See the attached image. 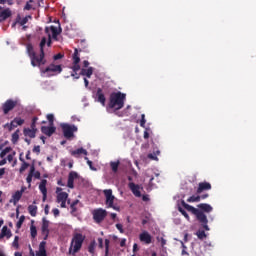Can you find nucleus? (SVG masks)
<instances>
[{"mask_svg": "<svg viewBox=\"0 0 256 256\" xmlns=\"http://www.w3.org/2000/svg\"><path fill=\"white\" fill-rule=\"evenodd\" d=\"M97 99H98L99 103H101L103 106H105V95H103L101 90H98V92H97Z\"/></svg>", "mask_w": 256, "mask_h": 256, "instance_id": "c85d7f7f", "label": "nucleus"}, {"mask_svg": "<svg viewBox=\"0 0 256 256\" xmlns=\"http://www.w3.org/2000/svg\"><path fill=\"white\" fill-rule=\"evenodd\" d=\"M211 189V184L209 182H201L199 183L197 193H203V191H209Z\"/></svg>", "mask_w": 256, "mask_h": 256, "instance_id": "412c9836", "label": "nucleus"}, {"mask_svg": "<svg viewBox=\"0 0 256 256\" xmlns=\"http://www.w3.org/2000/svg\"><path fill=\"white\" fill-rule=\"evenodd\" d=\"M106 215H107V212L103 209L94 210V212H93L94 220L97 223H101V221H103V219H105Z\"/></svg>", "mask_w": 256, "mask_h": 256, "instance_id": "9d476101", "label": "nucleus"}, {"mask_svg": "<svg viewBox=\"0 0 256 256\" xmlns=\"http://www.w3.org/2000/svg\"><path fill=\"white\" fill-rule=\"evenodd\" d=\"M77 177H79V174H77V172H70L69 176H68V184L67 187H69V189H73L74 187V181L75 179H77Z\"/></svg>", "mask_w": 256, "mask_h": 256, "instance_id": "f3484780", "label": "nucleus"}, {"mask_svg": "<svg viewBox=\"0 0 256 256\" xmlns=\"http://www.w3.org/2000/svg\"><path fill=\"white\" fill-rule=\"evenodd\" d=\"M5 175V168L0 169V179Z\"/></svg>", "mask_w": 256, "mask_h": 256, "instance_id": "680f3d73", "label": "nucleus"}, {"mask_svg": "<svg viewBox=\"0 0 256 256\" xmlns=\"http://www.w3.org/2000/svg\"><path fill=\"white\" fill-rule=\"evenodd\" d=\"M13 247H15L17 249V247H19V236H16L14 238V241L12 243Z\"/></svg>", "mask_w": 256, "mask_h": 256, "instance_id": "79ce46f5", "label": "nucleus"}, {"mask_svg": "<svg viewBox=\"0 0 256 256\" xmlns=\"http://www.w3.org/2000/svg\"><path fill=\"white\" fill-rule=\"evenodd\" d=\"M8 153H11V148L10 147H6L4 150H2V152L0 153L1 159H4V157L6 155H8Z\"/></svg>", "mask_w": 256, "mask_h": 256, "instance_id": "f704fd0d", "label": "nucleus"}, {"mask_svg": "<svg viewBox=\"0 0 256 256\" xmlns=\"http://www.w3.org/2000/svg\"><path fill=\"white\" fill-rule=\"evenodd\" d=\"M13 157H15V152L8 154L7 160L9 161V163H11V161H13Z\"/></svg>", "mask_w": 256, "mask_h": 256, "instance_id": "49530a36", "label": "nucleus"}, {"mask_svg": "<svg viewBox=\"0 0 256 256\" xmlns=\"http://www.w3.org/2000/svg\"><path fill=\"white\" fill-rule=\"evenodd\" d=\"M158 241L160 242L161 247H165L167 245V240L164 238H158Z\"/></svg>", "mask_w": 256, "mask_h": 256, "instance_id": "c03bdc74", "label": "nucleus"}, {"mask_svg": "<svg viewBox=\"0 0 256 256\" xmlns=\"http://www.w3.org/2000/svg\"><path fill=\"white\" fill-rule=\"evenodd\" d=\"M88 251H89L90 253H95V243H92V244L89 246Z\"/></svg>", "mask_w": 256, "mask_h": 256, "instance_id": "de8ad7c7", "label": "nucleus"}, {"mask_svg": "<svg viewBox=\"0 0 256 256\" xmlns=\"http://www.w3.org/2000/svg\"><path fill=\"white\" fill-rule=\"evenodd\" d=\"M15 105H17V102H15L13 100H7L2 106L4 114L7 115V113H9V111H11L15 108Z\"/></svg>", "mask_w": 256, "mask_h": 256, "instance_id": "f8f14e48", "label": "nucleus"}, {"mask_svg": "<svg viewBox=\"0 0 256 256\" xmlns=\"http://www.w3.org/2000/svg\"><path fill=\"white\" fill-rule=\"evenodd\" d=\"M47 119H48L50 125H53V120L55 119V116H53V114H48Z\"/></svg>", "mask_w": 256, "mask_h": 256, "instance_id": "37998d69", "label": "nucleus"}, {"mask_svg": "<svg viewBox=\"0 0 256 256\" xmlns=\"http://www.w3.org/2000/svg\"><path fill=\"white\" fill-rule=\"evenodd\" d=\"M147 121L145 120V114H142V120H141V122H140V125H141V127H145V123H146Z\"/></svg>", "mask_w": 256, "mask_h": 256, "instance_id": "603ef678", "label": "nucleus"}, {"mask_svg": "<svg viewBox=\"0 0 256 256\" xmlns=\"http://www.w3.org/2000/svg\"><path fill=\"white\" fill-rule=\"evenodd\" d=\"M81 75H84L88 77V79H91V75H93V67H89L87 69L83 68L81 70Z\"/></svg>", "mask_w": 256, "mask_h": 256, "instance_id": "a878e982", "label": "nucleus"}, {"mask_svg": "<svg viewBox=\"0 0 256 256\" xmlns=\"http://www.w3.org/2000/svg\"><path fill=\"white\" fill-rule=\"evenodd\" d=\"M29 19H31V16H26L24 18H19L18 23L23 27V25H26L29 22Z\"/></svg>", "mask_w": 256, "mask_h": 256, "instance_id": "2f4dec72", "label": "nucleus"}, {"mask_svg": "<svg viewBox=\"0 0 256 256\" xmlns=\"http://www.w3.org/2000/svg\"><path fill=\"white\" fill-rule=\"evenodd\" d=\"M139 239L142 243H145L146 245H149V244H151V241H152L153 237H151V234H149V232L143 231L139 235Z\"/></svg>", "mask_w": 256, "mask_h": 256, "instance_id": "ddd939ff", "label": "nucleus"}, {"mask_svg": "<svg viewBox=\"0 0 256 256\" xmlns=\"http://www.w3.org/2000/svg\"><path fill=\"white\" fill-rule=\"evenodd\" d=\"M33 151H34V153H40L41 148L39 146H35Z\"/></svg>", "mask_w": 256, "mask_h": 256, "instance_id": "13d9d810", "label": "nucleus"}, {"mask_svg": "<svg viewBox=\"0 0 256 256\" xmlns=\"http://www.w3.org/2000/svg\"><path fill=\"white\" fill-rule=\"evenodd\" d=\"M4 237H6V239L11 238V230H9V228H7V226H4L2 228L1 234H0V241L1 239H3Z\"/></svg>", "mask_w": 256, "mask_h": 256, "instance_id": "4be33fe9", "label": "nucleus"}, {"mask_svg": "<svg viewBox=\"0 0 256 256\" xmlns=\"http://www.w3.org/2000/svg\"><path fill=\"white\" fill-rule=\"evenodd\" d=\"M23 123H25V119H23L21 117H16L10 123V129H15V127H19V126L23 125Z\"/></svg>", "mask_w": 256, "mask_h": 256, "instance_id": "a211bd4d", "label": "nucleus"}, {"mask_svg": "<svg viewBox=\"0 0 256 256\" xmlns=\"http://www.w3.org/2000/svg\"><path fill=\"white\" fill-rule=\"evenodd\" d=\"M83 235L81 234H76L71 242V246L69 249V253L71 255H75V253H77V251H79V249H81L82 245H83Z\"/></svg>", "mask_w": 256, "mask_h": 256, "instance_id": "20e7f679", "label": "nucleus"}, {"mask_svg": "<svg viewBox=\"0 0 256 256\" xmlns=\"http://www.w3.org/2000/svg\"><path fill=\"white\" fill-rule=\"evenodd\" d=\"M187 201L188 203H199V201H201V196H191Z\"/></svg>", "mask_w": 256, "mask_h": 256, "instance_id": "473e14b6", "label": "nucleus"}, {"mask_svg": "<svg viewBox=\"0 0 256 256\" xmlns=\"http://www.w3.org/2000/svg\"><path fill=\"white\" fill-rule=\"evenodd\" d=\"M198 239H205L206 235H205V231H198L196 233Z\"/></svg>", "mask_w": 256, "mask_h": 256, "instance_id": "a19ab883", "label": "nucleus"}, {"mask_svg": "<svg viewBox=\"0 0 256 256\" xmlns=\"http://www.w3.org/2000/svg\"><path fill=\"white\" fill-rule=\"evenodd\" d=\"M120 163L121 162L119 160L110 162V167L113 173H117V171L119 170Z\"/></svg>", "mask_w": 256, "mask_h": 256, "instance_id": "bb28decb", "label": "nucleus"}, {"mask_svg": "<svg viewBox=\"0 0 256 256\" xmlns=\"http://www.w3.org/2000/svg\"><path fill=\"white\" fill-rule=\"evenodd\" d=\"M182 205L184 208H186L187 211H190V213H193V215H196L198 221H200V223H203L204 225H207V216L201 212L199 209L185 203L182 202Z\"/></svg>", "mask_w": 256, "mask_h": 256, "instance_id": "7ed1b4c3", "label": "nucleus"}, {"mask_svg": "<svg viewBox=\"0 0 256 256\" xmlns=\"http://www.w3.org/2000/svg\"><path fill=\"white\" fill-rule=\"evenodd\" d=\"M149 129H146V131L144 132V139H149Z\"/></svg>", "mask_w": 256, "mask_h": 256, "instance_id": "052dcab7", "label": "nucleus"}, {"mask_svg": "<svg viewBox=\"0 0 256 256\" xmlns=\"http://www.w3.org/2000/svg\"><path fill=\"white\" fill-rule=\"evenodd\" d=\"M25 221V216H21L17 222L18 229H21V225H23V222Z\"/></svg>", "mask_w": 256, "mask_h": 256, "instance_id": "4c0bfd02", "label": "nucleus"}, {"mask_svg": "<svg viewBox=\"0 0 256 256\" xmlns=\"http://www.w3.org/2000/svg\"><path fill=\"white\" fill-rule=\"evenodd\" d=\"M7 163V160L6 159H3L0 161V167L5 165Z\"/></svg>", "mask_w": 256, "mask_h": 256, "instance_id": "69168bd1", "label": "nucleus"}, {"mask_svg": "<svg viewBox=\"0 0 256 256\" xmlns=\"http://www.w3.org/2000/svg\"><path fill=\"white\" fill-rule=\"evenodd\" d=\"M128 187H129L130 191H132L133 195H135V197H141V186H139L133 182H130L128 184Z\"/></svg>", "mask_w": 256, "mask_h": 256, "instance_id": "4468645a", "label": "nucleus"}, {"mask_svg": "<svg viewBox=\"0 0 256 256\" xmlns=\"http://www.w3.org/2000/svg\"><path fill=\"white\" fill-rule=\"evenodd\" d=\"M24 9H26V11H29L31 9V4L27 3Z\"/></svg>", "mask_w": 256, "mask_h": 256, "instance_id": "0e129e2a", "label": "nucleus"}, {"mask_svg": "<svg viewBox=\"0 0 256 256\" xmlns=\"http://www.w3.org/2000/svg\"><path fill=\"white\" fill-rule=\"evenodd\" d=\"M105 247H106V254L105 256H107V254L109 253V240H105Z\"/></svg>", "mask_w": 256, "mask_h": 256, "instance_id": "3c124183", "label": "nucleus"}, {"mask_svg": "<svg viewBox=\"0 0 256 256\" xmlns=\"http://www.w3.org/2000/svg\"><path fill=\"white\" fill-rule=\"evenodd\" d=\"M55 61H57L58 59H63V55L62 54H57L54 56Z\"/></svg>", "mask_w": 256, "mask_h": 256, "instance_id": "4d7b16f0", "label": "nucleus"}, {"mask_svg": "<svg viewBox=\"0 0 256 256\" xmlns=\"http://www.w3.org/2000/svg\"><path fill=\"white\" fill-rule=\"evenodd\" d=\"M20 161H22V165L20 167V173H23L27 167H29V164L23 160V158L20 157Z\"/></svg>", "mask_w": 256, "mask_h": 256, "instance_id": "72a5a7b5", "label": "nucleus"}, {"mask_svg": "<svg viewBox=\"0 0 256 256\" xmlns=\"http://www.w3.org/2000/svg\"><path fill=\"white\" fill-rule=\"evenodd\" d=\"M28 211L32 217H35L37 215V206L36 205H30L28 207Z\"/></svg>", "mask_w": 256, "mask_h": 256, "instance_id": "7c9ffc66", "label": "nucleus"}, {"mask_svg": "<svg viewBox=\"0 0 256 256\" xmlns=\"http://www.w3.org/2000/svg\"><path fill=\"white\" fill-rule=\"evenodd\" d=\"M179 211L185 217V219L189 220V214H187L185 210H183L182 208H179Z\"/></svg>", "mask_w": 256, "mask_h": 256, "instance_id": "a18cd8bd", "label": "nucleus"}, {"mask_svg": "<svg viewBox=\"0 0 256 256\" xmlns=\"http://www.w3.org/2000/svg\"><path fill=\"white\" fill-rule=\"evenodd\" d=\"M55 129H56L55 126H53V125L50 124L49 127L43 126V127L41 128V131H42V133H44V135H47L48 137H51V135H52L53 133H55Z\"/></svg>", "mask_w": 256, "mask_h": 256, "instance_id": "6ab92c4d", "label": "nucleus"}, {"mask_svg": "<svg viewBox=\"0 0 256 256\" xmlns=\"http://www.w3.org/2000/svg\"><path fill=\"white\" fill-rule=\"evenodd\" d=\"M27 190V187H22L21 190L16 191L12 196V202L19 203L21 197H23V193Z\"/></svg>", "mask_w": 256, "mask_h": 256, "instance_id": "dca6fc26", "label": "nucleus"}, {"mask_svg": "<svg viewBox=\"0 0 256 256\" xmlns=\"http://www.w3.org/2000/svg\"><path fill=\"white\" fill-rule=\"evenodd\" d=\"M61 127L63 129L64 137H66V139H71V137H73V133L77 131L75 125L61 124Z\"/></svg>", "mask_w": 256, "mask_h": 256, "instance_id": "0eeeda50", "label": "nucleus"}, {"mask_svg": "<svg viewBox=\"0 0 256 256\" xmlns=\"http://www.w3.org/2000/svg\"><path fill=\"white\" fill-rule=\"evenodd\" d=\"M160 151H156L154 154H149L148 158L152 159V161H159V158H157V155H160Z\"/></svg>", "mask_w": 256, "mask_h": 256, "instance_id": "c9c22d12", "label": "nucleus"}, {"mask_svg": "<svg viewBox=\"0 0 256 256\" xmlns=\"http://www.w3.org/2000/svg\"><path fill=\"white\" fill-rule=\"evenodd\" d=\"M124 105L125 94H122L121 92L111 94L109 103L110 109H115L116 111H119V109H123Z\"/></svg>", "mask_w": 256, "mask_h": 256, "instance_id": "f03ea898", "label": "nucleus"}, {"mask_svg": "<svg viewBox=\"0 0 256 256\" xmlns=\"http://www.w3.org/2000/svg\"><path fill=\"white\" fill-rule=\"evenodd\" d=\"M71 155L73 157H81V155H87V150H85L83 148H79L77 150H72Z\"/></svg>", "mask_w": 256, "mask_h": 256, "instance_id": "5701e85b", "label": "nucleus"}, {"mask_svg": "<svg viewBox=\"0 0 256 256\" xmlns=\"http://www.w3.org/2000/svg\"><path fill=\"white\" fill-rule=\"evenodd\" d=\"M35 123H37V118L33 119L31 128H25L24 129L25 137H29L30 139H34L35 134L37 133V129L35 128Z\"/></svg>", "mask_w": 256, "mask_h": 256, "instance_id": "1a4fd4ad", "label": "nucleus"}, {"mask_svg": "<svg viewBox=\"0 0 256 256\" xmlns=\"http://www.w3.org/2000/svg\"><path fill=\"white\" fill-rule=\"evenodd\" d=\"M8 17H11V11L10 10H4L0 14V21H5V19H8Z\"/></svg>", "mask_w": 256, "mask_h": 256, "instance_id": "cd10ccee", "label": "nucleus"}, {"mask_svg": "<svg viewBox=\"0 0 256 256\" xmlns=\"http://www.w3.org/2000/svg\"><path fill=\"white\" fill-rule=\"evenodd\" d=\"M52 213H53V215H54V217H59V209H57V208H54L53 210H52Z\"/></svg>", "mask_w": 256, "mask_h": 256, "instance_id": "8fccbe9b", "label": "nucleus"}, {"mask_svg": "<svg viewBox=\"0 0 256 256\" xmlns=\"http://www.w3.org/2000/svg\"><path fill=\"white\" fill-rule=\"evenodd\" d=\"M125 243H127V239L123 238V239L120 241V246H121V247H125Z\"/></svg>", "mask_w": 256, "mask_h": 256, "instance_id": "5fc2aeb1", "label": "nucleus"}, {"mask_svg": "<svg viewBox=\"0 0 256 256\" xmlns=\"http://www.w3.org/2000/svg\"><path fill=\"white\" fill-rule=\"evenodd\" d=\"M57 203H60V207L65 209L67 207V201L70 203L69 194L63 191V188H56Z\"/></svg>", "mask_w": 256, "mask_h": 256, "instance_id": "39448f33", "label": "nucleus"}, {"mask_svg": "<svg viewBox=\"0 0 256 256\" xmlns=\"http://www.w3.org/2000/svg\"><path fill=\"white\" fill-rule=\"evenodd\" d=\"M45 33L47 37H42L39 47H40V55L37 56L35 54V50H33V45L28 44L27 45V51L28 55L31 59V65L33 67H41V65H45V47H51V44L53 43L52 39L54 41H57V36L61 33V26L58 25V27L55 26H47L45 28Z\"/></svg>", "mask_w": 256, "mask_h": 256, "instance_id": "f257e3e1", "label": "nucleus"}, {"mask_svg": "<svg viewBox=\"0 0 256 256\" xmlns=\"http://www.w3.org/2000/svg\"><path fill=\"white\" fill-rule=\"evenodd\" d=\"M26 181L28 183V187H31V182L33 181V165L30 167V172L26 178Z\"/></svg>", "mask_w": 256, "mask_h": 256, "instance_id": "c756f323", "label": "nucleus"}, {"mask_svg": "<svg viewBox=\"0 0 256 256\" xmlns=\"http://www.w3.org/2000/svg\"><path fill=\"white\" fill-rule=\"evenodd\" d=\"M19 141V133L15 132L12 134V142L17 143Z\"/></svg>", "mask_w": 256, "mask_h": 256, "instance_id": "ea45409f", "label": "nucleus"}, {"mask_svg": "<svg viewBox=\"0 0 256 256\" xmlns=\"http://www.w3.org/2000/svg\"><path fill=\"white\" fill-rule=\"evenodd\" d=\"M39 190L41 191L43 198L42 201H47V180L43 179L39 184Z\"/></svg>", "mask_w": 256, "mask_h": 256, "instance_id": "2eb2a0df", "label": "nucleus"}, {"mask_svg": "<svg viewBox=\"0 0 256 256\" xmlns=\"http://www.w3.org/2000/svg\"><path fill=\"white\" fill-rule=\"evenodd\" d=\"M85 161H87V165H89V168L91 169V171H97V169L95 167H93V162L91 160H89L88 157L84 158Z\"/></svg>", "mask_w": 256, "mask_h": 256, "instance_id": "e433bc0d", "label": "nucleus"}, {"mask_svg": "<svg viewBox=\"0 0 256 256\" xmlns=\"http://www.w3.org/2000/svg\"><path fill=\"white\" fill-rule=\"evenodd\" d=\"M139 251V246L137 244L133 245V253H137Z\"/></svg>", "mask_w": 256, "mask_h": 256, "instance_id": "6e6d98bb", "label": "nucleus"}, {"mask_svg": "<svg viewBox=\"0 0 256 256\" xmlns=\"http://www.w3.org/2000/svg\"><path fill=\"white\" fill-rule=\"evenodd\" d=\"M99 247L103 249V240L101 238L98 239Z\"/></svg>", "mask_w": 256, "mask_h": 256, "instance_id": "e2e57ef3", "label": "nucleus"}, {"mask_svg": "<svg viewBox=\"0 0 256 256\" xmlns=\"http://www.w3.org/2000/svg\"><path fill=\"white\" fill-rule=\"evenodd\" d=\"M32 177H35V179H39V177H41V173H39V171H35V166H33Z\"/></svg>", "mask_w": 256, "mask_h": 256, "instance_id": "58836bf2", "label": "nucleus"}, {"mask_svg": "<svg viewBox=\"0 0 256 256\" xmlns=\"http://www.w3.org/2000/svg\"><path fill=\"white\" fill-rule=\"evenodd\" d=\"M77 203H79L78 200L74 201V202L71 204V209H72V211H75V205H77Z\"/></svg>", "mask_w": 256, "mask_h": 256, "instance_id": "864d4df0", "label": "nucleus"}, {"mask_svg": "<svg viewBox=\"0 0 256 256\" xmlns=\"http://www.w3.org/2000/svg\"><path fill=\"white\" fill-rule=\"evenodd\" d=\"M45 215H49V205H46L44 208Z\"/></svg>", "mask_w": 256, "mask_h": 256, "instance_id": "bf43d9fd", "label": "nucleus"}, {"mask_svg": "<svg viewBox=\"0 0 256 256\" xmlns=\"http://www.w3.org/2000/svg\"><path fill=\"white\" fill-rule=\"evenodd\" d=\"M30 235L32 237V239H35V237H37V227L35 226V221H31V225H30Z\"/></svg>", "mask_w": 256, "mask_h": 256, "instance_id": "393cba45", "label": "nucleus"}, {"mask_svg": "<svg viewBox=\"0 0 256 256\" xmlns=\"http://www.w3.org/2000/svg\"><path fill=\"white\" fill-rule=\"evenodd\" d=\"M61 71H63L61 65L50 64L46 69H41V75L42 77H53V75H57Z\"/></svg>", "mask_w": 256, "mask_h": 256, "instance_id": "423d86ee", "label": "nucleus"}, {"mask_svg": "<svg viewBox=\"0 0 256 256\" xmlns=\"http://www.w3.org/2000/svg\"><path fill=\"white\" fill-rule=\"evenodd\" d=\"M198 209H201V211H204L205 213H211V211H213V206L209 204H199Z\"/></svg>", "mask_w": 256, "mask_h": 256, "instance_id": "b1692460", "label": "nucleus"}, {"mask_svg": "<svg viewBox=\"0 0 256 256\" xmlns=\"http://www.w3.org/2000/svg\"><path fill=\"white\" fill-rule=\"evenodd\" d=\"M103 193H104L105 198H106V205H107V207H112L113 209H117L113 205V203L115 201V196L113 195V190L106 189V190L103 191Z\"/></svg>", "mask_w": 256, "mask_h": 256, "instance_id": "6e6552de", "label": "nucleus"}, {"mask_svg": "<svg viewBox=\"0 0 256 256\" xmlns=\"http://www.w3.org/2000/svg\"><path fill=\"white\" fill-rule=\"evenodd\" d=\"M26 159H28V160L31 159V152L30 151L27 152Z\"/></svg>", "mask_w": 256, "mask_h": 256, "instance_id": "338daca9", "label": "nucleus"}, {"mask_svg": "<svg viewBox=\"0 0 256 256\" xmlns=\"http://www.w3.org/2000/svg\"><path fill=\"white\" fill-rule=\"evenodd\" d=\"M79 61H81V59L79 58V53L77 52V49H75V52L73 55V66H72V70L74 71V73H77V71L81 69V66L79 65Z\"/></svg>", "mask_w": 256, "mask_h": 256, "instance_id": "9b49d317", "label": "nucleus"}, {"mask_svg": "<svg viewBox=\"0 0 256 256\" xmlns=\"http://www.w3.org/2000/svg\"><path fill=\"white\" fill-rule=\"evenodd\" d=\"M116 228L118 229V231H120V233H125V231L123 230L122 224H116Z\"/></svg>", "mask_w": 256, "mask_h": 256, "instance_id": "09e8293b", "label": "nucleus"}, {"mask_svg": "<svg viewBox=\"0 0 256 256\" xmlns=\"http://www.w3.org/2000/svg\"><path fill=\"white\" fill-rule=\"evenodd\" d=\"M42 235H44L45 240L49 237V221L45 219H43L42 223Z\"/></svg>", "mask_w": 256, "mask_h": 256, "instance_id": "aec40b11", "label": "nucleus"}, {"mask_svg": "<svg viewBox=\"0 0 256 256\" xmlns=\"http://www.w3.org/2000/svg\"><path fill=\"white\" fill-rule=\"evenodd\" d=\"M83 65H84V67H89V61L85 60V61L83 62Z\"/></svg>", "mask_w": 256, "mask_h": 256, "instance_id": "774afa93", "label": "nucleus"}]
</instances>
